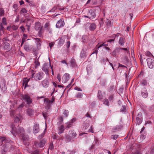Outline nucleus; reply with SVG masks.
Returning a JSON list of instances; mask_svg holds the SVG:
<instances>
[{
    "instance_id": "58",
    "label": "nucleus",
    "mask_w": 154,
    "mask_h": 154,
    "mask_svg": "<svg viewBox=\"0 0 154 154\" xmlns=\"http://www.w3.org/2000/svg\"><path fill=\"white\" fill-rule=\"evenodd\" d=\"M59 121L60 122V124H61L63 121V118L62 116H60L59 119Z\"/></svg>"
},
{
    "instance_id": "53",
    "label": "nucleus",
    "mask_w": 154,
    "mask_h": 154,
    "mask_svg": "<svg viewBox=\"0 0 154 154\" xmlns=\"http://www.w3.org/2000/svg\"><path fill=\"white\" fill-rule=\"evenodd\" d=\"M141 84L143 86H144L146 85V80H143L141 82Z\"/></svg>"
},
{
    "instance_id": "59",
    "label": "nucleus",
    "mask_w": 154,
    "mask_h": 154,
    "mask_svg": "<svg viewBox=\"0 0 154 154\" xmlns=\"http://www.w3.org/2000/svg\"><path fill=\"white\" fill-rule=\"evenodd\" d=\"M86 36H83L82 38V42H85V40L86 39Z\"/></svg>"
},
{
    "instance_id": "52",
    "label": "nucleus",
    "mask_w": 154,
    "mask_h": 154,
    "mask_svg": "<svg viewBox=\"0 0 154 154\" xmlns=\"http://www.w3.org/2000/svg\"><path fill=\"white\" fill-rule=\"evenodd\" d=\"M2 22L5 25L7 24V23L6 21V18L5 17H3L2 19Z\"/></svg>"
},
{
    "instance_id": "22",
    "label": "nucleus",
    "mask_w": 154,
    "mask_h": 154,
    "mask_svg": "<svg viewBox=\"0 0 154 154\" xmlns=\"http://www.w3.org/2000/svg\"><path fill=\"white\" fill-rule=\"evenodd\" d=\"M137 146L136 151H135V154H142L141 152L140 151L141 149L140 146L138 144L137 145V144L135 143V147L137 146Z\"/></svg>"
},
{
    "instance_id": "36",
    "label": "nucleus",
    "mask_w": 154,
    "mask_h": 154,
    "mask_svg": "<svg viewBox=\"0 0 154 154\" xmlns=\"http://www.w3.org/2000/svg\"><path fill=\"white\" fill-rule=\"evenodd\" d=\"M64 42L65 40L64 38H60L59 40V44L60 45H62L64 44Z\"/></svg>"
},
{
    "instance_id": "4",
    "label": "nucleus",
    "mask_w": 154,
    "mask_h": 154,
    "mask_svg": "<svg viewBox=\"0 0 154 154\" xmlns=\"http://www.w3.org/2000/svg\"><path fill=\"white\" fill-rule=\"evenodd\" d=\"M23 100L26 102L27 104H29L32 103V100L29 95L25 94L23 95Z\"/></svg>"
},
{
    "instance_id": "8",
    "label": "nucleus",
    "mask_w": 154,
    "mask_h": 154,
    "mask_svg": "<svg viewBox=\"0 0 154 154\" xmlns=\"http://www.w3.org/2000/svg\"><path fill=\"white\" fill-rule=\"evenodd\" d=\"M87 14L88 17H90V19L94 18L96 17V14L94 11L92 9H91L88 11Z\"/></svg>"
},
{
    "instance_id": "25",
    "label": "nucleus",
    "mask_w": 154,
    "mask_h": 154,
    "mask_svg": "<svg viewBox=\"0 0 154 154\" xmlns=\"http://www.w3.org/2000/svg\"><path fill=\"white\" fill-rule=\"evenodd\" d=\"M27 114L29 116H32L34 114V111L31 108H29L26 111Z\"/></svg>"
},
{
    "instance_id": "18",
    "label": "nucleus",
    "mask_w": 154,
    "mask_h": 154,
    "mask_svg": "<svg viewBox=\"0 0 154 154\" xmlns=\"http://www.w3.org/2000/svg\"><path fill=\"white\" fill-rule=\"evenodd\" d=\"M42 26L39 22H37L35 23V30L38 31L41 30Z\"/></svg>"
},
{
    "instance_id": "43",
    "label": "nucleus",
    "mask_w": 154,
    "mask_h": 154,
    "mask_svg": "<svg viewBox=\"0 0 154 154\" xmlns=\"http://www.w3.org/2000/svg\"><path fill=\"white\" fill-rule=\"evenodd\" d=\"M107 61H109L108 59H106L104 58H103L101 60V63L103 64H105V62Z\"/></svg>"
},
{
    "instance_id": "29",
    "label": "nucleus",
    "mask_w": 154,
    "mask_h": 154,
    "mask_svg": "<svg viewBox=\"0 0 154 154\" xmlns=\"http://www.w3.org/2000/svg\"><path fill=\"white\" fill-rule=\"evenodd\" d=\"M69 133L70 135H71L73 137H76L77 135V134H76L75 132L73 130H70L69 131Z\"/></svg>"
},
{
    "instance_id": "31",
    "label": "nucleus",
    "mask_w": 154,
    "mask_h": 154,
    "mask_svg": "<svg viewBox=\"0 0 154 154\" xmlns=\"http://www.w3.org/2000/svg\"><path fill=\"white\" fill-rule=\"evenodd\" d=\"M4 46L5 48L6 49H9L10 47V45L9 44L8 42H4Z\"/></svg>"
},
{
    "instance_id": "6",
    "label": "nucleus",
    "mask_w": 154,
    "mask_h": 154,
    "mask_svg": "<svg viewBox=\"0 0 154 154\" xmlns=\"http://www.w3.org/2000/svg\"><path fill=\"white\" fill-rule=\"evenodd\" d=\"M46 142V140L45 139H43L40 140V142H35V144L37 146H38L40 148H42L44 146Z\"/></svg>"
},
{
    "instance_id": "63",
    "label": "nucleus",
    "mask_w": 154,
    "mask_h": 154,
    "mask_svg": "<svg viewBox=\"0 0 154 154\" xmlns=\"http://www.w3.org/2000/svg\"><path fill=\"white\" fill-rule=\"evenodd\" d=\"M140 138L141 140H143L145 138V136L143 135H141L140 136Z\"/></svg>"
},
{
    "instance_id": "38",
    "label": "nucleus",
    "mask_w": 154,
    "mask_h": 154,
    "mask_svg": "<svg viewBox=\"0 0 154 154\" xmlns=\"http://www.w3.org/2000/svg\"><path fill=\"white\" fill-rule=\"evenodd\" d=\"M119 136V135L117 134H114L112 135L111 136V138L113 140H116Z\"/></svg>"
},
{
    "instance_id": "1",
    "label": "nucleus",
    "mask_w": 154,
    "mask_h": 154,
    "mask_svg": "<svg viewBox=\"0 0 154 154\" xmlns=\"http://www.w3.org/2000/svg\"><path fill=\"white\" fill-rule=\"evenodd\" d=\"M25 131L23 127L20 126L19 125H18L15 128H14L13 126L11 127V132L14 135H15L16 134L20 136L21 134H25Z\"/></svg>"
},
{
    "instance_id": "16",
    "label": "nucleus",
    "mask_w": 154,
    "mask_h": 154,
    "mask_svg": "<svg viewBox=\"0 0 154 154\" xmlns=\"http://www.w3.org/2000/svg\"><path fill=\"white\" fill-rule=\"evenodd\" d=\"M141 94L143 97L144 98H146L148 97V93L145 87L141 90Z\"/></svg>"
},
{
    "instance_id": "21",
    "label": "nucleus",
    "mask_w": 154,
    "mask_h": 154,
    "mask_svg": "<svg viewBox=\"0 0 154 154\" xmlns=\"http://www.w3.org/2000/svg\"><path fill=\"white\" fill-rule=\"evenodd\" d=\"M0 87L2 91L4 92H5L6 91L7 88L5 85V84L4 82L2 83Z\"/></svg>"
},
{
    "instance_id": "28",
    "label": "nucleus",
    "mask_w": 154,
    "mask_h": 154,
    "mask_svg": "<svg viewBox=\"0 0 154 154\" xmlns=\"http://www.w3.org/2000/svg\"><path fill=\"white\" fill-rule=\"evenodd\" d=\"M71 66L72 67H75L76 66L75 60L73 59H72L70 62Z\"/></svg>"
},
{
    "instance_id": "27",
    "label": "nucleus",
    "mask_w": 154,
    "mask_h": 154,
    "mask_svg": "<svg viewBox=\"0 0 154 154\" xmlns=\"http://www.w3.org/2000/svg\"><path fill=\"white\" fill-rule=\"evenodd\" d=\"M107 21H106V26L108 28L111 27L112 26V23L111 21L109 19H106Z\"/></svg>"
},
{
    "instance_id": "47",
    "label": "nucleus",
    "mask_w": 154,
    "mask_h": 154,
    "mask_svg": "<svg viewBox=\"0 0 154 154\" xmlns=\"http://www.w3.org/2000/svg\"><path fill=\"white\" fill-rule=\"evenodd\" d=\"M35 68H37V67L38 66H39L40 65V63L38 61H37V60L35 61Z\"/></svg>"
},
{
    "instance_id": "2",
    "label": "nucleus",
    "mask_w": 154,
    "mask_h": 154,
    "mask_svg": "<svg viewBox=\"0 0 154 154\" xmlns=\"http://www.w3.org/2000/svg\"><path fill=\"white\" fill-rule=\"evenodd\" d=\"M0 141L2 143L4 142L5 143L4 145L2 147H4L5 149H8V148L10 145L9 144H11L12 143V141L9 140L8 139L5 137H1L0 138Z\"/></svg>"
},
{
    "instance_id": "20",
    "label": "nucleus",
    "mask_w": 154,
    "mask_h": 154,
    "mask_svg": "<svg viewBox=\"0 0 154 154\" xmlns=\"http://www.w3.org/2000/svg\"><path fill=\"white\" fill-rule=\"evenodd\" d=\"M120 51V49L119 48H116L114 50L112 54V55L113 57H115L116 56L117 53H119Z\"/></svg>"
},
{
    "instance_id": "49",
    "label": "nucleus",
    "mask_w": 154,
    "mask_h": 154,
    "mask_svg": "<svg viewBox=\"0 0 154 154\" xmlns=\"http://www.w3.org/2000/svg\"><path fill=\"white\" fill-rule=\"evenodd\" d=\"M59 6L57 5V6H54L53 7V8L51 9L50 11L51 12H53L55 11L57 9V8H59Z\"/></svg>"
},
{
    "instance_id": "44",
    "label": "nucleus",
    "mask_w": 154,
    "mask_h": 154,
    "mask_svg": "<svg viewBox=\"0 0 154 154\" xmlns=\"http://www.w3.org/2000/svg\"><path fill=\"white\" fill-rule=\"evenodd\" d=\"M4 14V11L3 8H0V16H3Z\"/></svg>"
},
{
    "instance_id": "15",
    "label": "nucleus",
    "mask_w": 154,
    "mask_h": 154,
    "mask_svg": "<svg viewBox=\"0 0 154 154\" xmlns=\"http://www.w3.org/2000/svg\"><path fill=\"white\" fill-rule=\"evenodd\" d=\"M41 83L43 87L45 88H47L49 85V82L48 81V78H46Z\"/></svg>"
},
{
    "instance_id": "41",
    "label": "nucleus",
    "mask_w": 154,
    "mask_h": 154,
    "mask_svg": "<svg viewBox=\"0 0 154 154\" xmlns=\"http://www.w3.org/2000/svg\"><path fill=\"white\" fill-rule=\"evenodd\" d=\"M103 103L106 105L109 106V102L108 99H105L103 100Z\"/></svg>"
},
{
    "instance_id": "30",
    "label": "nucleus",
    "mask_w": 154,
    "mask_h": 154,
    "mask_svg": "<svg viewBox=\"0 0 154 154\" xmlns=\"http://www.w3.org/2000/svg\"><path fill=\"white\" fill-rule=\"evenodd\" d=\"M97 97L99 99H102L103 97V95L101 93V91L100 90H99L98 91Z\"/></svg>"
},
{
    "instance_id": "35",
    "label": "nucleus",
    "mask_w": 154,
    "mask_h": 154,
    "mask_svg": "<svg viewBox=\"0 0 154 154\" xmlns=\"http://www.w3.org/2000/svg\"><path fill=\"white\" fill-rule=\"evenodd\" d=\"M108 45L107 44H106V43H104L102 44L99 45V44H98L96 47H97V48L98 49L99 48H100L101 47L103 46H108Z\"/></svg>"
},
{
    "instance_id": "64",
    "label": "nucleus",
    "mask_w": 154,
    "mask_h": 154,
    "mask_svg": "<svg viewBox=\"0 0 154 154\" xmlns=\"http://www.w3.org/2000/svg\"><path fill=\"white\" fill-rule=\"evenodd\" d=\"M70 42L69 41H68L66 42V47L68 48H69L70 45Z\"/></svg>"
},
{
    "instance_id": "42",
    "label": "nucleus",
    "mask_w": 154,
    "mask_h": 154,
    "mask_svg": "<svg viewBox=\"0 0 154 154\" xmlns=\"http://www.w3.org/2000/svg\"><path fill=\"white\" fill-rule=\"evenodd\" d=\"M125 56L124 57V61L125 63H127L128 62L129 60L127 56L129 55H127V54H125Z\"/></svg>"
},
{
    "instance_id": "24",
    "label": "nucleus",
    "mask_w": 154,
    "mask_h": 154,
    "mask_svg": "<svg viewBox=\"0 0 154 154\" xmlns=\"http://www.w3.org/2000/svg\"><path fill=\"white\" fill-rule=\"evenodd\" d=\"M122 127V125H116L112 128L113 132H115L117 131H119L121 129Z\"/></svg>"
},
{
    "instance_id": "11",
    "label": "nucleus",
    "mask_w": 154,
    "mask_h": 154,
    "mask_svg": "<svg viewBox=\"0 0 154 154\" xmlns=\"http://www.w3.org/2000/svg\"><path fill=\"white\" fill-rule=\"evenodd\" d=\"M69 75L68 73L65 74L62 77V81L63 83H66L69 80Z\"/></svg>"
},
{
    "instance_id": "45",
    "label": "nucleus",
    "mask_w": 154,
    "mask_h": 154,
    "mask_svg": "<svg viewBox=\"0 0 154 154\" xmlns=\"http://www.w3.org/2000/svg\"><path fill=\"white\" fill-rule=\"evenodd\" d=\"M27 12V10L25 8H23L20 11V14L26 13Z\"/></svg>"
},
{
    "instance_id": "48",
    "label": "nucleus",
    "mask_w": 154,
    "mask_h": 154,
    "mask_svg": "<svg viewBox=\"0 0 154 154\" xmlns=\"http://www.w3.org/2000/svg\"><path fill=\"white\" fill-rule=\"evenodd\" d=\"M83 125L84 127L83 128H84L85 129H86L89 126V124L88 123L84 124V125Z\"/></svg>"
},
{
    "instance_id": "54",
    "label": "nucleus",
    "mask_w": 154,
    "mask_h": 154,
    "mask_svg": "<svg viewBox=\"0 0 154 154\" xmlns=\"http://www.w3.org/2000/svg\"><path fill=\"white\" fill-rule=\"evenodd\" d=\"M40 152L38 150H36L32 152V154H39Z\"/></svg>"
},
{
    "instance_id": "34",
    "label": "nucleus",
    "mask_w": 154,
    "mask_h": 154,
    "mask_svg": "<svg viewBox=\"0 0 154 154\" xmlns=\"http://www.w3.org/2000/svg\"><path fill=\"white\" fill-rule=\"evenodd\" d=\"M119 43L121 45H124L125 43V42L123 38L121 37L120 38V39L119 42Z\"/></svg>"
},
{
    "instance_id": "13",
    "label": "nucleus",
    "mask_w": 154,
    "mask_h": 154,
    "mask_svg": "<svg viewBox=\"0 0 154 154\" xmlns=\"http://www.w3.org/2000/svg\"><path fill=\"white\" fill-rule=\"evenodd\" d=\"M49 68L48 64L47 63H45L43 65L42 67V69L45 73L46 74L48 75V70Z\"/></svg>"
},
{
    "instance_id": "12",
    "label": "nucleus",
    "mask_w": 154,
    "mask_h": 154,
    "mask_svg": "<svg viewBox=\"0 0 154 154\" xmlns=\"http://www.w3.org/2000/svg\"><path fill=\"white\" fill-rule=\"evenodd\" d=\"M64 22L63 19H60L58 21L56 24V27L57 28H60L64 26Z\"/></svg>"
},
{
    "instance_id": "62",
    "label": "nucleus",
    "mask_w": 154,
    "mask_h": 154,
    "mask_svg": "<svg viewBox=\"0 0 154 154\" xmlns=\"http://www.w3.org/2000/svg\"><path fill=\"white\" fill-rule=\"evenodd\" d=\"M49 26V24L48 23H46L45 25V26H44V28H46V29H49V27H48V26Z\"/></svg>"
},
{
    "instance_id": "5",
    "label": "nucleus",
    "mask_w": 154,
    "mask_h": 154,
    "mask_svg": "<svg viewBox=\"0 0 154 154\" xmlns=\"http://www.w3.org/2000/svg\"><path fill=\"white\" fill-rule=\"evenodd\" d=\"M147 64L148 67L152 69L154 67V60L150 58H148L146 59Z\"/></svg>"
},
{
    "instance_id": "51",
    "label": "nucleus",
    "mask_w": 154,
    "mask_h": 154,
    "mask_svg": "<svg viewBox=\"0 0 154 154\" xmlns=\"http://www.w3.org/2000/svg\"><path fill=\"white\" fill-rule=\"evenodd\" d=\"M76 97L78 98H81L82 97V95L81 93L79 92L77 94Z\"/></svg>"
},
{
    "instance_id": "33",
    "label": "nucleus",
    "mask_w": 154,
    "mask_h": 154,
    "mask_svg": "<svg viewBox=\"0 0 154 154\" xmlns=\"http://www.w3.org/2000/svg\"><path fill=\"white\" fill-rule=\"evenodd\" d=\"M69 111L68 110H65L63 113V117H66L69 115Z\"/></svg>"
},
{
    "instance_id": "56",
    "label": "nucleus",
    "mask_w": 154,
    "mask_h": 154,
    "mask_svg": "<svg viewBox=\"0 0 154 154\" xmlns=\"http://www.w3.org/2000/svg\"><path fill=\"white\" fill-rule=\"evenodd\" d=\"M20 121V119L18 117H16L14 120V121L16 123H19Z\"/></svg>"
},
{
    "instance_id": "3",
    "label": "nucleus",
    "mask_w": 154,
    "mask_h": 154,
    "mask_svg": "<svg viewBox=\"0 0 154 154\" xmlns=\"http://www.w3.org/2000/svg\"><path fill=\"white\" fill-rule=\"evenodd\" d=\"M34 74L33 73L32 75L34 79L37 81L41 80L43 77L44 73L42 72H40L36 73L34 76Z\"/></svg>"
},
{
    "instance_id": "14",
    "label": "nucleus",
    "mask_w": 154,
    "mask_h": 154,
    "mask_svg": "<svg viewBox=\"0 0 154 154\" xmlns=\"http://www.w3.org/2000/svg\"><path fill=\"white\" fill-rule=\"evenodd\" d=\"M85 26H89V29L91 31H94L96 29V26L95 24L94 23L90 24L88 23L85 25Z\"/></svg>"
},
{
    "instance_id": "19",
    "label": "nucleus",
    "mask_w": 154,
    "mask_h": 154,
    "mask_svg": "<svg viewBox=\"0 0 154 154\" xmlns=\"http://www.w3.org/2000/svg\"><path fill=\"white\" fill-rule=\"evenodd\" d=\"M29 80V79H27V78H24L23 80L22 83L23 85H24V88H25L26 87L28 86L27 83Z\"/></svg>"
},
{
    "instance_id": "55",
    "label": "nucleus",
    "mask_w": 154,
    "mask_h": 154,
    "mask_svg": "<svg viewBox=\"0 0 154 154\" xmlns=\"http://www.w3.org/2000/svg\"><path fill=\"white\" fill-rule=\"evenodd\" d=\"M4 29V27H3L2 24L1 23L0 24V32L1 31L3 32Z\"/></svg>"
},
{
    "instance_id": "57",
    "label": "nucleus",
    "mask_w": 154,
    "mask_h": 154,
    "mask_svg": "<svg viewBox=\"0 0 154 154\" xmlns=\"http://www.w3.org/2000/svg\"><path fill=\"white\" fill-rule=\"evenodd\" d=\"M126 106H122V108L121 109H120V111L122 112H124L126 110Z\"/></svg>"
},
{
    "instance_id": "40",
    "label": "nucleus",
    "mask_w": 154,
    "mask_h": 154,
    "mask_svg": "<svg viewBox=\"0 0 154 154\" xmlns=\"http://www.w3.org/2000/svg\"><path fill=\"white\" fill-rule=\"evenodd\" d=\"M145 55L146 56L149 57H152V54L149 51H146L145 53Z\"/></svg>"
},
{
    "instance_id": "37",
    "label": "nucleus",
    "mask_w": 154,
    "mask_h": 154,
    "mask_svg": "<svg viewBox=\"0 0 154 154\" xmlns=\"http://www.w3.org/2000/svg\"><path fill=\"white\" fill-rule=\"evenodd\" d=\"M121 50H123L125 51V54H127V55H129V52L128 51L127 48H119Z\"/></svg>"
},
{
    "instance_id": "46",
    "label": "nucleus",
    "mask_w": 154,
    "mask_h": 154,
    "mask_svg": "<svg viewBox=\"0 0 154 154\" xmlns=\"http://www.w3.org/2000/svg\"><path fill=\"white\" fill-rule=\"evenodd\" d=\"M66 138L68 141H71L72 140V137L69 135H67L65 136Z\"/></svg>"
},
{
    "instance_id": "23",
    "label": "nucleus",
    "mask_w": 154,
    "mask_h": 154,
    "mask_svg": "<svg viewBox=\"0 0 154 154\" xmlns=\"http://www.w3.org/2000/svg\"><path fill=\"white\" fill-rule=\"evenodd\" d=\"M20 137H21L22 140L24 141L28 140L29 139V136L26 135L25 133L23 134H21Z\"/></svg>"
},
{
    "instance_id": "32",
    "label": "nucleus",
    "mask_w": 154,
    "mask_h": 154,
    "mask_svg": "<svg viewBox=\"0 0 154 154\" xmlns=\"http://www.w3.org/2000/svg\"><path fill=\"white\" fill-rule=\"evenodd\" d=\"M72 123L69 122L66 123V128L67 129H68L72 126Z\"/></svg>"
},
{
    "instance_id": "10",
    "label": "nucleus",
    "mask_w": 154,
    "mask_h": 154,
    "mask_svg": "<svg viewBox=\"0 0 154 154\" xmlns=\"http://www.w3.org/2000/svg\"><path fill=\"white\" fill-rule=\"evenodd\" d=\"M137 124L136 125H140L142 121V117L141 113L139 112L136 118Z\"/></svg>"
},
{
    "instance_id": "7",
    "label": "nucleus",
    "mask_w": 154,
    "mask_h": 154,
    "mask_svg": "<svg viewBox=\"0 0 154 154\" xmlns=\"http://www.w3.org/2000/svg\"><path fill=\"white\" fill-rule=\"evenodd\" d=\"M24 49L27 51H35L33 46L27 44L25 43L24 45Z\"/></svg>"
},
{
    "instance_id": "39",
    "label": "nucleus",
    "mask_w": 154,
    "mask_h": 154,
    "mask_svg": "<svg viewBox=\"0 0 154 154\" xmlns=\"http://www.w3.org/2000/svg\"><path fill=\"white\" fill-rule=\"evenodd\" d=\"M8 151V149H5L4 147H2L1 150V152L2 154H5L6 152Z\"/></svg>"
},
{
    "instance_id": "60",
    "label": "nucleus",
    "mask_w": 154,
    "mask_h": 154,
    "mask_svg": "<svg viewBox=\"0 0 154 154\" xmlns=\"http://www.w3.org/2000/svg\"><path fill=\"white\" fill-rule=\"evenodd\" d=\"M57 78L59 82L61 81V77L59 74H57Z\"/></svg>"
},
{
    "instance_id": "9",
    "label": "nucleus",
    "mask_w": 154,
    "mask_h": 154,
    "mask_svg": "<svg viewBox=\"0 0 154 154\" xmlns=\"http://www.w3.org/2000/svg\"><path fill=\"white\" fill-rule=\"evenodd\" d=\"M87 50L86 48H83L80 53V57L81 58H84L87 56Z\"/></svg>"
},
{
    "instance_id": "26",
    "label": "nucleus",
    "mask_w": 154,
    "mask_h": 154,
    "mask_svg": "<svg viewBox=\"0 0 154 154\" xmlns=\"http://www.w3.org/2000/svg\"><path fill=\"white\" fill-rule=\"evenodd\" d=\"M64 126L63 125H61L60 126V127L59 128V131L58 132V134H60L62 133L64 131Z\"/></svg>"
},
{
    "instance_id": "17",
    "label": "nucleus",
    "mask_w": 154,
    "mask_h": 154,
    "mask_svg": "<svg viewBox=\"0 0 154 154\" xmlns=\"http://www.w3.org/2000/svg\"><path fill=\"white\" fill-rule=\"evenodd\" d=\"M33 132L36 134L39 131V125L37 123H35L33 127Z\"/></svg>"
},
{
    "instance_id": "61",
    "label": "nucleus",
    "mask_w": 154,
    "mask_h": 154,
    "mask_svg": "<svg viewBox=\"0 0 154 154\" xmlns=\"http://www.w3.org/2000/svg\"><path fill=\"white\" fill-rule=\"evenodd\" d=\"M42 114L44 117L45 119L47 118L48 114L46 112H43Z\"/></svg>"
},
{
    "instance_id": "50",
    "label": "nucleus",
    "mask_w": 154,
    "mask_h": 154,
    "mask_svg": "<svg viewBox=\"0 0 154 154\" xmlns=\"http://www.w3.org/2000/svg\"><path fill=\"white\" fill-rule=\"evenodd\" d=\"M140 55V61L141 62V65H143V58L144 59H145V57H144L143 56L142 57L141 55Z\"/></svg>"
}]
</instances>
